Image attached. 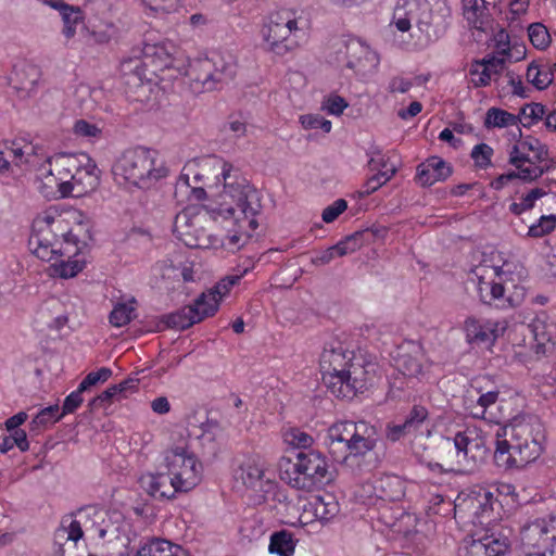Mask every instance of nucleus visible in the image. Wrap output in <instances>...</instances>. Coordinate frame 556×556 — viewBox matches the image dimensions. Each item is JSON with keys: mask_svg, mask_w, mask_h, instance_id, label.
I'll return each instance as SVG.
<instances>
[{"mask_svg": "<svg viewBox=\"0 0 556 556\" xmlns=\"http://www.w3.org/2000/svg\"><path fill=\"white\" fill-rule=\"evenodd\" d=\"M452 167L439 156H431L417 167V181L422 186H432L448 178Z\"/></svg>", "mask_w": 556, "mask_h": 556, "instance_id": "24", "label": "nucleus"}, {"mask_svg": "<svg viewBox=\"0 0 556 556\" xmlns=\"http://www.w3.org/2000/svg\"><path fill=\"white\" fill-rule=\"evenodd\" d=\"M280 478L289 486L312 492L334 481L336 473L327 457L315 450L300 451L283 457L279 464Z\"/></svg>", "mask_w": 556, "mask_h": 556, "instance_id": "3", "label": "nucleus"}, {"mask_svg": "<svg viewBox=\"0 0 556 556\" xmlns=\"http://www.w3.org/2000/svg\"><path fill=\"white\" fill-rule=\"evenodd\" d=\"M314 515L320 520L328 521L336 517L340 511V506L336 497L330 493L318 495L311 503Z\"/></svg>", "mask_w": 556, "mask_h": 556, "instance_id": "33", "label": "nucleus"}, {"mask_svg": "<svg viewBox=\"0 0 556 556\" xmlns=\"http://www.w3.org/2000/svg\"><path fill=\"white\" fill-rule=\"evenodd\" d=\"M141 488L152 497L170 500L177 492H187L179 488L174 477L167 472L146 473L139 479Z\"/></svg>", "mask_w": 556, "mask_h": 556, "instance_id": "19", "label": "nucleus"}, {"mask_svg": "<svg viewBox=\"0 0 556 556\" xmlns=\"http://www.w3.org/2000/svg\"><path fill=\"white\" fill-rule=\"evenodd\" d=\"M466 339L470 344L492 345L503 334L505 327L497 321L486 320L480 323L475 318H467L465 321Z\"/></svg>", "mask_w": 556, "mask_h": 556, "instance_id": "21", "label": "nucleus"}, {"mask_svg": "<svg viewBox=\"0 0 556 556\" xmlns=\"http://www.w3.org/2000/svg\"><path fill=\"white\" fill-rule=\"evenodd\" d=\"M396 173L395 165H391L390 168L386 170H379L369 177L364 184L363 188L359 191L361 197H367L375 191H377L381 186L387 184Z\"/></svg>", "mask_w": 556, "mask_h": 556, "instance_id": "42", "label": "nucleus"}, {"mask_svg": "<svg viewBox=\"0 0 556 556\" xmlns=\"http://www.w3.org/2000/svg\"><path fill=\"white\" fill-rule=\"evenodd\" d=\"M346 66L357 73H364L367 66L374 65L376 58L368 46L361 41H351L346 46Z\"/></svg>", "mask_w": 556, "mask_h": 556, "instance_id": "28", "label": "nucleus"}, {"mask_svg": "<svg viewBox=\"0 0 556 556\" xmlns=\"http://www.w3.org/2000/svg\"><path fill=\"white\" fill-rule=\"evenodd\" d=\"M79 153H59L47 159L49 169L45 176V184L56 187L61 197L73 194V179L75 170L79 168Z\"/></svg>", "mask_w": 556, "mask_h": 556, "instance_id": "14", "label": "nucleus"}, {"mask_svg": "<svg viewBox=\"0 0 556 556\" xmlns=\"http://www.w3.org/2000/svg\"><path fill=\"white\" fill-rule=\"evenodd\" d=\"M378 432L368 422L343 420L331 425L325 444L336 462H346L350 457L364 456L375 450Z\"/></svg>", "mask_w": 556, "mask_h": 556, "instance_id": "4", "label": "nucleus"}, {"mask_svg": "<svg viewBox=\"0 0 556 556\" xmlns=\"http://www.w3.org/2000/svg\"><path fill=\"white\" fill-rule=\"evenodd\" d=\"M495 278L485 280L484 275L478 277V290L483 303L494 305L500 309H510L520 306L526 299V288L515 283L513 279L504 278V274L491 269Z\"/></svg>", "mask_w": 556, "mask_h": 556, "instance_id": "8", "label": "nucleus"}, {"mask_svg": "<svg viewBox=\"0 0 556 556\" xmlns=\"http://www.w3.org/2000/svg\"><path fill=\"white\" fill-rule=\"evenodd\" d=\"M545 114V106L541 103H529L526 104L519 113V123L525 127L532 125L534 121H539Z\"/></svg>", "mask_w": 556, "mask_h": 556, "instance_id": "49", "label": "nucleus"}, {"mask_svg": "<svg viewBox=\"0 0 556 556\" xmlns=\"http://www.w3.org/2000/svg\"><path fill=\"white\" fill-rule=\"evenodd\" d=\"M143 4L159 15H166L176 12L181 0H142Z\"/></svg>", "mask_w": 556, "mask_h": 556, "instance_id": "52", "label": "nucleus"}, {"mask_svg": "<svg viewBox=\"0 0 556 556\" xmlns=\"http://www.w3.org/2000/svg\"><path fill=\"white\" fill-rule=\"evenodd\" d=\"M353 351H349L339 340L327 342L320 354L319 365L323 381L329 392L336 387V382L342 379V374L348 366Z\"/></svg>", "mask_w": 556, "mask_h": 556, "instance_id": "15", "label": "nucleus"}, {"mask_svg": "<svg viewBox=\"0 0 556 556\" xmlns=\"http://www.w3.org/2000/svg\"><path fill=\"white\" fill-rule=\"evenodd\" d=\"M172 543L167 540L152 539L144 543L135 556H172Z\"/></svg>", "mask_w": 556, "mask_h": 556, "instance_id": "44", "label": "nucleus"}, {"mask_svg": "<svg viewBox=\"0 0 556 556\" xmlns=\"http://www.w3.org/2000/svg\"><path fill=\"white\" fill-rule=\"evenodd\" d=\"M248 269L245 268L243 271L237 275H229L220 279L212 289L207 292H203L200 296L205 298V306L212 307L215 304L214 314L217 312L219 307V302L223 296H225L230 289L237 285L240 279L247 274Z\"/></svg>", "mask_w": 556, "mask_h": 556, "instance_id": "30", "label": "nucleus"}, {"mask_svg": "<svg viewBox=\"0 0 556 556\" xmlns=\"http://www.w3.org/2000/svg\"><path fill=\"white\" fill-rule=\"evenodd\" d=\"M85 391H80V387L78 386L77 390L73 391L68 394L63 403L61 416L66 414L74 413L83 403V393Z\"/></svg>", "mask_w": 556, "mask_h": 556, "instance_id": "64", "label": "nucleus"}, {"mask_svg": "<svg viewBox=\"0 0 556 556\" xmlns=\"http://www.w3.org/2000/svg\"><path fill=\"white\" fill-rule=\"evenodd\" d=\"M285 440L288 444L298 448L306 450L312 446L314 439L308 433L299 428H291L285 433Z\"/></svg>", "mask_w": 556, "mask_h": 556, "instance_id": "51", "label": "nucleus"}, {"mask_svg": "<svg viewBox=\"0 0 556 556\" xmlns=\"http://www.w3.org/2000/svg\"><path fill=\"white\" fill-rule=\"evenodd\" d=\"M520 147L523 151L532 152L534 150H539V154H533L532 156H530L531 159H533L531 160V162L533 163H540L546 160L547 157V150L545 146H543L538 139L529 138L525 141H521Z\"/></svg>", "mask_w": 556, "mask_h": 556, "instance_id": "61", "label": "nucleus"}, {"mask_svg": "<svg viewBox=\"0 0 556 556\" xmlns=\"http://www.w3.org/2000/svg\"><path fill=\"white\" fill-rule=\"evenodd\" d=\"M556 227V215H543L536 224L529 227L528 236L532 238H541L552 232Z\"/></svg>", "mask_w": 556, "mask_h": 556, "instance_id": "50", "label": "nucleus"}, {"mask_svg": "<svg viewBox=\"0 0 556 556\" xmlns=\"http://www.w3.org/2000/svg\"><path fill=\"white\" fill-rule=\"evenodd\" d=\"M299 30L295 12L282 9L269 15L262 28V36L267 49L282 56L296 49L298 41L294 38Z\"/></svg>", "mask_w": 556, "mask_h": 556, "instance_id": "9", "label": "nucleus"}, {"mask_svg": "<svg viewBox=\"0 0 556 556\" xmlns=\"http://www.w3.org/2000/svg\"><path fill=\"white\" fill-rule=\"evenodd\" d=\"M479 61L483 62V67L490 75L491 80L495 79L505 70L506 65V59L503 55L501 58L496 55L486 56Z\"/></svg>", "mask_w": 556, "mask_h": 556, "instance_id": "59", "label": "nucleus"}, {"mask_svg": "<svg viewBox=\"0 0 556 556\" xmlns=\"http://www.w3.org/2000/svg\"><path fill=\"white\" fill-rule=\"evenodd\" d=\"M527 79L538 89L543 90L553 83V73L551 68H540L539 65L531 63L527 68Z\"/></svg>", "mask_w": 556, "mask_h": 556, "instance_id": "45", "label": "nucleus"}, {"mask_svg": "<svg viewBox=\"0 0 556 556\" xmlns=\"http://www.w3.org/2000/svg\"><path fill=\"white\" fill-rule=\"evenodd\" d=\"M421 0H397L392 15V24L396 29L405 33L413 30L410 36L417 39L420 27Z\"/></svg>", "mask_w": 556, "mask_h": 556, "instance_id": "18", "label": "nucleus"}, {"mask_svg": "<svg viewBox=\"0 0 556 556\" xmlns=\"http://www.w3.org/2000/svg\"><path fill=\"white\" fill-rule=\"evenodd\" d=\"M112 173L118 184L148 189L168 175L165 162L155 150L137 147L126 150L114 163Z\"/></svg>", "mask_w": 556, "mask_h": 556, "instance_id": "5", "label": "nucleus"}, {"mask_svg": "<svg viewBox=\"0 0 556 556\" xmlns=\"http://www.w3.org/2000/svg\"><path fill=\"white\" fill-rule=\"evenodd\" d=\"M437 455L441 462L439 465L446 471H465L469 465L464 454L455 451L450 437H442L437 443Z\"/></svg>", "mask_w": 556, "mask_h": 556, "instance_id": "26", "label": "nucleus"}, {"mask_svg": "<svg viewBox=\"0 0 556 556\" xmlns=\"http://www.w3.org/2000/svg\"><path fill=\"white\" fill-rule=\"evenodd\" d=\"M497 489H479L465 500V505L473 511L475 521L490 523L493 517L494 506L498 505L495 493Z\"/></svg>", "mask_w": 556, "mask_h": 556, "instance_id": "22", "label": "nucleus"}, {"mask_svg": "<svg viewBox=\"0 0 556 556\" xmlns=\"http://www.w3.org/2000/svg\"><path fill=\"white\" fill-rule=\"evenodd\" d=\"M469 74L475 87L486 86L491 81L490 75L483 67V62H480L479 60L472 62Z\"/></svg>", "mask_w": 556, "mask_h": 556, "instance_id": "60", "label": "nucleus"}, {"mask_svg": "<svg viewBox=\"0 0 556 556\" xmlns=\"http://www.w3.org/2000/svg\"><path fill=\"white\" fill-rule=\"evenodd\" d=\"M237 481L255 492H268L273 488L269 479L265 478L264 464L258 456L249 457L236 470Z\"/></svg>", "mask_w": 556, "mask_h": 556, "instance_id": "17", "label": "nucleus"}, {"mask_svg": "<svg viewBox=\"0 0 556 556\" xmlns=\"http://www.w3.org/2000/svg\"><path fill=\"white\" fill-rule=\"evenodd\" d=\"M368 230H358L346 236L343 240L332 245L333 251H338V256H344L361 249L365 242V236Z\"/></svg>", "mask_w": 556, "mask_h": 556, "instance_id": "41", "label": "nucleus"}, {"mask_svg": "<svg viewBox=\"0 0 556 556\" xmlns=\"http://www.w3.org/2000/svg\"><path fill=\"white\" fill-rule=\"evenodd\" d=\"M4 153L9 155L10 162H13L15 165H21L24 162H28V160H24L25 155H29L33 152L34 148L30 146L25 147H15L14 143L11 146H4Z\"/></svg>", "mask_w": 556, "mask_h": 556, "instance_id": "63", "label": "nucleus"}, {"mask_svg": "<svg viewBox=\"0 0 556 556\" xmlns=\"http://www.w3.org/2000/svg\"><path fill=\"white\" fill-rule=\"evenodd\" d=\"M79 168L75 170L71 185L75 197L93 191L99 185V170L96 163L86 153L78 155Z\"/></svg>", "mask_w": 556, "mask_h": 556, "instance_id": "20", "label": "nucleus"}, {"mask_svg": "<svg viewBox=\"0 0 556 556\" xmlns=\"http://www.w3.org/2000/svg\"><path fill=\"white\" fill-rule=\"evenodd\" d=\"M296 541L288 530L276 531L270 535L268 551L278 556H293Z\"/></svg>", "mask_w": 556, "mask_h": 556, "instance_id": "32", "label": "nucleus"}, {"mask_svg": "<svg viewBox=\"0 0 556 556\" xmlns=\"http://www.w3.org/2000/svg\"><path fill=\"white\" fill-rule=\"evenodd\" d=\"M486 556H506L510 551V541L503 534H491L482 538Z\"/></svg>", "mask_w": 556, "mask_h": 556, "instance_id": "40", "label": "nucleus"}, {"mask_svg": "<svg viewBox=\"0 0 556 556\" xmlns=\"http://www.w3.org/2000/svg\"><path fill=\"white\" fill-rule=\"evenodd\" d=\"M519 116L514 115L505 110L498 108H490L486 111L484 118V127L490 128H503L507 126L518 125Z\"/></svg>", "mask_w": 556, "mask_h": 556, "instance_id": "35", "label": "nucleus"}, {"mask_svg": "<svg viewBox=\"0 0 556 556\" xmlns=\"http://www.w3.org/2000/svg\"><path fill=\"white\" fill-rule=\"evenodd\" d=\"M419 14L420 27L417 40L428 45L445 33L451 9L446 0H421Z\"/></svg>", "mask_w": 556, "mask_h": 556, "instance_id": "12", "label": "nucleus"}, {"mask_svg": "<svg viewBox=\"0 0 556 556\" xmlns=\"http://www.w3.org/2000/svg\"><path fill=\"white\" fill-rule=\"evenodd\" d=\"M450 441H452V445L455 451L459 452V454H464L466 463L469 466L476 464V456L470 455L472 445L475 443V439L472 438V433L470 431H458L453 438L450 437Z\"/></svg>", "mask_w": 556, "mask_h": 556, "instance_id": "38", "label": "nucleus"}, {"mask_svg": "<svg viewBox=\"0 0 556 556\" xmlns=\"http://www.w3.org/2000/svg\"><path fill=\"white\" fill-rule=\"evenodd\" d=\"M194 166H195L194 163H189L184 167V169L178 178L177 187L190 188L191 189L190 192L194 197V199L203 200L206 197V192H205L204 188L198 187V186H192L190 184V175L191 174L193 175V179L195 181H199L202 178V175L199 172L194 170Z\"/></svg>", "mask_w": 556, "mask_h": 556, "instance_id": "39", "label": "nucleus"}, {"mask_svg": "<svg viewBox=\"0 0 556 556\" xmlns=\"http://www.w3.org/2000/svg\"><path fill=\"white\" fill-rule=\"evenodd\" d=\"M210 162L214 168L220 170L225 197L231 199L230 203H225L226 207L218 210L217 215L224 219L232 218L235 225L240 229L244 227L243 223H248L249 227L254 230L257 227L254 217L261 211V201L256 189L231 164L218 157H212Z\"/></svg>", "mask_w": 556, "mask_h": 556, "instance_id": "2", "label": "nucleus"}, {"mask_svg": "<svg viewBox=\"0 0 556 556\" xmlns=\"http://www.w3.org/2000/svg\"><path fill=\"white\" fill-rule=\"evenodd\" d=\"M377 370L378 364L370 357L362 352L351 353L350 362L341 375L342 379L336 382L330 393L336 397L352 399L372 383Z\"/></svg>", "mask_w": 556, "mask_h": 556, "instance_id": "10", "label": "nucleus"}, {"mask_svg": "<svg viewBox=\"0 0 556 556\" xmlns=\"http://www.w3.org/2000/svg\"><path fill=\"white\" fill-rule=\"evenodd\" d=\"M204 304L205 298L199 296L192 305H187L179 311L162 316L161 321L165 324L166 328L187 329L214 315L215 306L206 307Z\"/></svg>", "mask_w": 556, "mask_h": 556, "instance_id": "16", "label": "nucleus"}, {"mask_svg": "<svg viewBox=\"0 0 556 556\" xmlns=\"http://www.w3.org/2000/svg\"><path fill=\"white\" fill-rule=\"evenodd\" d=\"M530 160L532 159L530 157ZM538 164L539 163H533L531 161H522L519 163V165L516 166L518 169L519 179L525 181H532L541 177L544 173V169Z\"/></svg>", "mask_w": 556, "mask_h": 556, "instance_id": "54", "label": "nucleus"}, {"mask_svg": "<svg viewBox=\"0 0 556 556\" xmlns=\"http://www.w3.org/2000/svg\"><path fill=\"white\" fill-rule=\"evenodd\" d=\"M64 28L63 34L66 38L74 37L76 33V26L83 22V13L79 8L66 4L60 11Z\"/></svg>", "mask_w": 556, "mask_h": 556, "instance_id": "43", "label": "nucleus"}, {"mask_svg": "<svg viewBox=\"0 0 556 556\" xmlns=\"http://www.w3.org/2000/svg\"><path fill=\"white\" fill-rule=\"evenodd\" d=\"M465 18L478 29H482L488 8L484 0H463Z\"/></svg>", "mask_w": 556, "mask_h": 556, "instance_id": "36", "label": "nucleus"}, {"mask_svg": "<svg viewBox=\"0 0 556 556\" xmlns=\"http://www.w3.org/2000/svg\"><path fill=\"white\" fill-rule=\"evenodd\" d=\"M500 392L497 390L480 393L468 391L464 396V408L475 419H486L488 408L496 404Z\"/></svg>", "mask_w": 556, "mask_h": 556, "instance_id": "25", "label": "nucleus"}, {"mask_svg": "<svg viewBox=\"0 0 556 556\" xmlns=\"http://www.w3.org/2000/svg\"><path fill=\"white\" fill-rule=\"evenodd\" d=\"M428 417V410L421 405H414L403 421L410 432L417 431Z\"/></svg>", "mask_w": 556, "mask_h": 556, "instance_id": "53", "label": "nucleus"}, {"mask_svg": "<svg viewBox=\"0 0 556 556\" xmlns=\"http://www.w3.org/2000/svg\"><path fill=\"white\" fill-rule=\"evenodd\" d=\"M493 149L486 143L477 144L471 151V157L477 166L485 168L491 164Z\"/></svg>", "mask_w": 556, "mask_h": 556, "instance_id": "58", "label": "nucleus"}, {"mask_svg": "<svg viewBox=\"0 0 556 556\" xmlns=\"http://www.w3.org/2000/svg\"><path fill=\"white\" fill-rule=\"evenodd\" d=\"M143 52L144 56L150 58L156 67L169 68L173 66L178 49L170 41H162L146 46Z\"/></svg>", "mask_w": 556, "mask_h": 556, "instance_id": "29", "label": "nucleus"}, {"mask_svg": "<svg viewBox=\"0 0 556 556\" xmlns=\"http://www.w3.org/2000/svg\"><path fill=\"white\" fill-rule=\"evenodd\" d=\"M165 463L168 472L174 477V481L180 484V489L189 491L198 484L201 464L187 447L176 446L168 450L165 454Z\"/></svg>", "mask_w": 556, "mask_h": 556, "instance_id": "13", "label": "nucleus"}, {"mask_svg": "<svg viewBox=\"0 0 556 556\" xmlns=\"http://www.w3.org/2000/svg\"><path fill=\"white\" fill-rule=\"evenodd\" d=\"M112 375V370L102 367L97 371L89 372L79 383L80 391H87L99 382H105Z\"/></svg>", "mask_w": 556, "mask_h": 556, "instance_id": "57", "label": "nucleus"}, {"mask_svg": "<svg viewBox=\"0 0 556 556\" xmlns=\"http://www.w3.org/2000/svg\"><path fill=\"white\" fill-rule=\"evenodd\" d=\"M528 36L531 43L536 49H545L551 42V36L547 28L541 23H533L528 28Z\"/></svg>", "mask_w": 556, "mask_h": 556, "instance_id": "47", "label": "nucleus"}, {"mask_svg": "<svg viewBox=\"0 0 556 556\" xmlns=\"http://www.w3.org/2000/svg\"><path fill=\"white\" fill-rule=\"evenodd\" d=\"M65 230V219L56 210L49 208L33 222V231L28 240L30 251L42 261H51L55 254L64 255L71 249L59 247L60 231Z\"/></svg>", "mask_w": 556, "mask_h": 556, "instance_id": "6", "label": "nucleus"}, {"mask_svg": "<svg viewBox=\"0 0 556 556\" xmlns=\"http://www.w3.org/2000/svg\"><path fill=\"white\" fill-rule=\"evenodd\" d=\"M220 217L204 206H188L174 219L173 232L189 248H207L211 244L208 227Z\"/></svg>", "mask_w": 556, "mask_h": 556, "instance_id": "7", "label": "nucleus"}, {"mask_svg": "<svg viewBox=\"0 0 556 556\" xmlns=\"http://www.w3.org/2000/svg\"><path fill=\"white\" fill-rule=\"evenodd\" d=\"M528 328L535 341L536 353H545L546 344L552 341L553 333L551 326H548L544 320L534 319Z\"/></svg>", "mask_w": 556, "mask_h": 556, "instance_id": "37", "label": "nucleus"}, {"mask_svg": "<svg viewBox=\"0 0 556 556\" xmlns=\"http://www.w3.org/2000/svg\"><path fill=\"white\" fill-rule=\"evenodd\" d=\"M376 491L381 500L395 502L405 494V485L402 479L394 475H387L377 480Z\"/></svg>", "mask_w": 556, "mask_h": 556, "instance_id": "31", "label": "nucleus"}, {"mask_svg": "<svg viewBox=\"0 0 556 556\" xmlns=\"http://www.w3.org/2000/svg\"><path fill=\"white\" fill-rule=\"evenodd\" d=\"M83 535L81 523L79 520L74 519V515L64 516L54 534L56 541L65 540L73 542H77Z\"/></svg>", "mask_w": 556, "mask_h": 556, "instance_id": "34", "label": "nucleus"}, {"mask_svg": "<svg viewBox=\"0 0 556 556\" xmlns=\"http://www.w3.org/2000/svg\"><path fill=\"white\" fill-rule=\"evenodd\" d=\"M421 356V350L418 346H414L412 351L401 348L394 357V366L403 376L416 378L422 369Z\"/></svg>", "mask_w": 556, "mask_h": 556, "instance_id": "27", "label": "nucleus"}, {"mask_svg": "<svg viewBox=\"0 0 556 556\" xmlns=\"http://www.w3.org/2000/svg\"><path fill=\"white\" fill-rule=\"evenodd\" d=\"M348 208V202L344 199L336 200L331 205L327 206L321 214L325 223L334 222Z\"/></svg>", "mask_w": 556, "mask_h": 556, "instance_id": "62", "label": "nucleus"}, {"mask_svg": "<svg viewBox=\"0 0 556 556\" xmlns=\"http://www.w3.org/2000/svg\"><path fill=\"white\" fill-rule=\"evenodd\" d=\"M494 459L505 469L522 468L542 453L545 438L541 420L533 415L515 417L495 434Z\"/></svg>", "mask_w": 556, "mask_h": 556, "instance_id": "1", "label": "nucleus"}, {"mask_svg": "<svg viewBox=\"0 0 556 556\" xmlns=\"http://www.w3.org/2000/svg\"><path fill=\"white\" fill-rule=\"evenodd\" d=\"M59 405H51L43 409H41L31 421V430L41 429L47 427L48 425H52L60 420L62 417L59 413Z\"/></svg>", "mask_w": 556, "mask_h": 556, "instance_id": "46", "label": "nucleus"}, {"mask_svg": "<svg viewBox=\"0 0 556 556\" xmlns=\"http://www.w3.org/2000/svg\"><path fill=\"white\" fill-rule=\"evenodd\" d=\"M219 428L217 421L213 420H206L205 422H202L201 429L202 433L198 435V439L201 441L202 444L208 443V450L210 453L215 454L216 453V443H215V431Z\"/></svg>", "mask_w": 556, "mask_h": 556, "instance_id": "56", "label": "nucleus"}, {"mask_svg": "<svg viewBox=\"0 0 556 556\" xmlns=\"http://www.w3.org/2000/svg\"><path fill=\"white\" fill-rule=\"evenodd\" d=\"M237 70V63L231 55L227 58L215 53L211 58L195 60L189 68L188 75L195 84L201 85L205 91L219 88L230 81Z\"/></svg>", "mask_w": 556, "mask_h": 556, "instance_id": "11", "label": "nucleus"}, {"mask_svg": "<svg viewBox=\"0 0 556 556\" xmlns=\"http://www.w3.org/2000/svg\"><path fill=\"white\" fill-rule=\"evenodd\" d=\"M84 268V263L77 260L66 261L55 264L53 266L54 274L61 278H72L75 277L79 271Z\"/></svg>", "mask_w": 556, "mask_h": 556, "instance_id": "55", "label": "nucleus"}, {"mask_svg": "<svg viewBox=\"0 0 556 556\" xmlns=\"http://www.w3.org/2000/svg\"><path fill=\"white\" fill-rule=\"evenodd\" d=\"M135 308L126 303H118L110 314V323L114 327H123L134 318Z\"/></svg>", "mask_w": 556, "mask_h": 556, "instance_id": "48", "label": "nucleus"}, {"mask_svg": "<svg viewBox=\"0 0 556 556\" xmlns=\"http://www.w3.org/2000/svg\"><path fill=\"white\" fill-rule=\"evenodd\" d=\"M40 77L41 71L38 65L23 62L14 66L10 83L16 92L25 98L35 90Z\"/></svg>", "mask_w": 556, "mask_h": 556, "instance_id": "23", "label": "nucleus"}]
</instances>
